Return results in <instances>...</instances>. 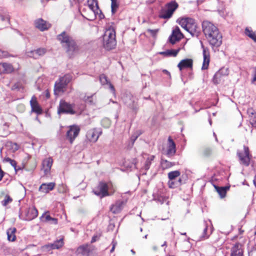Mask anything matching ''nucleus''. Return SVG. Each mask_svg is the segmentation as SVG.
Here are the masks:
<instances>
[{
	"label": "nucleus",
	"instance_id": "49",
	"mask_svg": "<svg viewBox=\"0 0 256 256\" xmlns=\"http://www.w3.org/2000/svg\"><path fill=\"white\" fill-rule=\"evenodd\" d=\"M58 190L60 192H66L67 191V188L66 186L62 184L60 186H59Z\"/></svg>",
	"mask_w": 256,
	"mask_h": 256
},
{
	"label": "nucleus",
	"instance_id": "37",
	"mask_svg": "<svg viewBox=\"0 0 256 256\" xmlns=\"http://www.w3.org/2000/svg\"><path fill=\"white\" fill-rule=\"evenodd\" d=\"M72 79V76L70 74H66L64 76L60 78V81L64 84L65 86L66 85L70 82Z\"/></svg>",
	"mask_w": 256,
	"mask_h": 256
},
{
	"label": "nucleus",
	"instance_id": "53",
	"mask_svg": "<svg viewBox=\"0 0 256 256\" xmlns=\"http://www.w3.org/2000/svg\"><path fill=\"white\" fill-rule=\"evenodd\" d=\"M8 56V53L7 52L3 50V53L2 54V57H0V58H7Z\"/></svg>",
	"mask_w": 256,
	"mask_h": 256
},
{
	"label": "nucleus",
	"instance_id": "43",
	"mask_svg": "<svg viewBox=\"0 0 256 256\" xmlns=\"http://www.w3.org/2000/svg\"><path fill=\"white\" fill-rule=\"evenodd\" d=\"M168 184L170 188H178V183L176 182V179L175 180H169Z\"/></svg>",
	"mask_w": 256,
	"mask_h": 256
},
{
	"label": "nucleus",
	"instance_id": "34",
	"mask_svg": "<svg viewBox=\"0 0 256 256\" xmlns=\"http://www.w3.org/2000/svg\"><path fill=\"white\" fill-rule=\"evenodd\" d=\"M160 164L163 169L168 168L174 165V162L164 159H162Z\"/></svg>",
	"mask_w": 256,
	"mask_h": 256
},
{
	"label": "nucleus",
	"instance_id": "9",
	"mask_svg": "<svg viewBox=\"0 0 256 256\" xmlns=\"http://www.w3.org/2000/svg\"><path fill=\"white\" fill-rule=\"evenodd\" d=\"M101 134L102 131L96 128H94L88 131L86 137L90 142H96Z\"/></svg>",
	"mask_w": 256,
	"mask_h": 256
},
{
	"label": "nucleus",
	"instance_id": "27",
	"mask_svg": "<svg viewBox=\"0 0 256 256\" xmlns=\"http://www.w3.org/2000/svg\"><path fill=\"white\" fill-rule=\"evenodd\" d=\"M100 81L102 84H108L112 94H115V89L114 86L108 80L106 76L104 74H101L100 76Z\"/></svg>",
	"mask_w": 256,
	"mask_h": 256
},
{
	"label": "nucleus",
	"instance_id": "6",
	"mask_svg": "<svg viewBox=\"0 0 256 256\" xmlns=\"http://www.w3.org/2000/svg\"><path fill=\"white\" fill-rule=\"evenodd\" d=\"M178 7V4L175 1L168 3L166 7L162 10L160 14V17L164 19L170 18Z\"/></svg>",
	"mask_w": 256,
	"mask_h": 256
},
{
	"label": "nucleus",
	"instance_id": "58",
	"mask_svg": "<svg viewBox=\"0 0 256 256\" xmlns=\"http://www.w3.org/2000/svg\"><path fill=\"white\" fill-rule=\"evenodd\" d=\"M163 72H164V74H168V76H170V72H168L167 70H163Z\"/></svg>",
	"mask_w": 256,
	"mask_h": 256
},
{
	"label": "nucleus",
	"instance_id": "7",
	"mask_svg": "<svg viewBox=\"0 0 256 256\" xmlns=\"http://www.w3.org/2000/svg\"><path fill=\"white\" fill-rule=\"evenodd\" d=\"M58 114H74L76 113L74 108V105L66 102L64 100H60L58 108Z\"/></svg>",
	"mask_w": 256,
	"mask_h": 256
},
{
	"label": "nucleus",
	"instance_id": "61",
	"mask_svg": "<svg viewBox=\"0 0 256 256\" xmlns=\"http://www.w3.org/2000/svg\"><path fill=\"white\" fill-rule=\"evenodd\" d=\"M131 252L133 254H136V252L133 250H131Z\"/></svg>",
	"mask_w": 256,
	"mask_h": 256
},
{
	"label": "nucleus",
	"instance_id": "26",
	"mask_svg": "<svg viewBox=\"0 0 256 256\" xmlns=\"http://www.w3.org/2000/svg\"><path fill=\"white\" fill-rule=\"evenodd\" d=\"M88 8L90 12L95 16L96 13H98V5L96 0H88Z\"/></svg>",
	"mask_w": 256,
	"mask_h": 256
},
{
	"label": "nucleus",
	"instance_id": "4",
	"mask_svg": "<svg viewBox=\"0 0 256 256\" xmlns=\"http://www.w3.org/2000/svg\"><path fill=\"white\" fill-rule=\"evenodd\" d=\"M116 45V32L113 28L106 30L103 36V46L107 50L114 48Z\"/></svg>",
	"mask_w": 256,
	"mask_h": 256
},
{
	"label": "nucleus",
	"instance_id": "12",
	"mask_svg": "<svg viewBox=\"0 0 256 256\" xmlns=\"http://www.w3.org/2000/svg\"><path fill=\"white\" fill-rule=\"evenodd\" d=\"M80 130V128L77 126H72L70 127L69 130L66 132V138L70 140L71 144L78 136Z\"/></svg>",
	"mask_w": 256,
	"mask_h": 256
},
{
	"label": "nucleus",
	"instance_id": "5",
	"mask_svg": "<svg viewBox=\"0 0 256 256\" xmlns=\"http://www.w3.org/2000/svg\"><path fill=\"white\" fill-rule=\"evenodd\" d=\"M115 188L112 184L100 182L94 192L96 195L102 198L113 194Z\"/></svg>",
	"mask_w": 256,
	"mask_h": 256
},
{
	"label": "nucleus",
	"instance_id": "50",
	"mask_svg": "<svg viewBox=\"0 0 256 256\" xmlns=\"http://www.w3.org/2000/svg\"><path fill=\"white\" fill-rule=\"evenodd\" d=\"M100 235H94L92 236V240H91V242L92 243H93L95 242H96L97 240H98V238H100Z\"/></svg>",
	"mask_w": 256,
	"mask_h": 256
},
{
	"label": "nucleus",
	"instance_id": "10",
	"mask_svg": "<svg viewBox=\"0 0 256 256\" xmlns=\"http://www.w3.org/2000/svg\"><path fill=\"white\" fill-rule=\"evenodd\" d=\"M229 70L228 68H222L218 70L214 75L212 81L214 84H219L223 76H227L228 74Z\"/></svg>",
	"mask_w": 256,
	"mask_h": 256
},
{
	"label": "nucleus",
	"instance_id": "45",
	"mask_svg": "<svg viewBox=\"0 0 256 256\" xmlns=\"http://www.w3.org/2000/svg\"><path fill=\"white\" fill-rule=\"evenodd\" d=\"M52 250H54L52 244H48L42 246V250L44 252H48Z\"/></svg>",
	"mask_w": 256,
	"mask_h": 256
},
{
	"label": "nucleus",
	"instance_id": "19",
	"mask_svg": "<svg viewBox=\"0 0 256 256\" xmlns=\"http://www.w3.org/2000/svg\"><path fill=\"white\" fill-rule=\"evenodd\" d=\"M35 25L36 28L40 30L41 31L46 30L50 26V24L41 18H40L35 22Z\"/></svg>",
	"mask_w": 256,
	"mask_h": 256
},
{
	"label": "nucleus",
	"instance_id": "33",
	"mask_svg": "<svg viewBox=\"0 0 256 256\" xmlns=\"http://www.w3.org/2000/svg\"><path fill=\"white\" fill-rule=\"evenodd\" d=\"M168 175L169 180H175L180 176V172L179 170H174L168 172Z\"/></svg>",
	"mask_w": 256,
	"mask_h": 256
},
{
	"label": "nucleus",
	"instance_id": "57",
	"mask_svg": "<svg viewBox=\"0 0 256 256\" xmlns=\"http://www.w3.org/2000/svg\"><path fill=\"white\" fill-rule=\"evenodd\" d=\"M4 176V172L0 168V181L2 180V178Z\"/></svg>",
	"mask_w": 256,
	"mask_h": 256
},
{
	"label": "nucleus",
	"instance_id": "29",
	"mask_svg": "<svg viewBox=\"0 0 256 256\" xmlns=\"http://www.w3.org/2000/svg\"><path fill=\"white\" fill-rule=\"evenodd\" d=\"M216 189L218 193L219 194L220 197L221 198H224L225 197L226 191L229 189V187L225 186V187H218L215 186Z\"/></svg>",
	"mask_w": 256,
	"mask_h": 256
},
{
	"label": "nucleus",
	"instance_id": "51",
	"mask_svg": "<svg viewBox=\"0 0 256 256\" xmlns=\"http://www.w3.org/2000/svg\"><path fill=\"white\" fill-rule=\"evenodd\" d=\"M251 82H252V83H254L255 82H256V66L254 68V74H253L252 78V79L251 80Z\"/></svg>",
	"mask_w": 256,
	"mask_h": 256
},
{
	"label": "nucleus",
	"instance_id": "42",
	"mask_svg": "<svg viewBox=\"0 0 256 256\" xmlns=\"http://www.w3.org/2000/svg\"><path fill=\"white\" fill-rule=\"evenodd\" d=\"M112 1V4H111V8H112V14H114L116 12L118 8V4L116 2V0H111Z\"/></svg>",
	"mask_w": 256,
	"mask_h": 256
},
{
	"label": "nucleus",
	"instance_id": "40",
	"mask_svg": "<svg viewBox=\"0 0 256 256\" xmlns=\"http://www.w3.org/2000/svg\"><path fill=\"white\" fill-rule=\"evenodd\" d=\"M6 146L9 148L13 152L17 150L19 148V146L16 143H14L11 142H8Z\"/></svg>",
	"mask_w": 256,
	"mask_h": 256
},
{
	"label": "nucleus",
	"instance_id": "55",
	"mask_svg": "<svg viewBox=\"0 0 256 256\" xmlns=\"http://www.w3.org/2000/svg\"><path fill=\"white\" fill-rule=\"evenodd\" d=\"M112 249L110 250V252H113L114 251L115 247H116V242H114V241H112Z\"/></svg>",
	"mask_w": 256,
	"mask_h": 256
},
{
	"label": "nucleus",
	"instance_id": "38",
	"mask_svg": "<svg viewBox=\"0 0 256 256\" xmlns=\"http://www.w3.org/2000/svg\"><path fill=\"white\" fill-rule=\"evenodd\" d=\"M154 156H150L148 157L144 166V168L146 170H147L150 168L152 162L154 160Z\"/></svg>",
	"mask_w": 256,
	"mask_h": 256
},
{
	"label": "nucleus",
	"instance_id": "64",
	"mask_svg": "<svg viewBox=\"0 0 256 256\" xmlns=\"http://www.w3.org/2000/svg\"><path fill=\"white\" fill-rule=\"evenodd\" d=\"M181 234H182V235H186V233L184 232V233H181Z\"/></svg>",
	"mask_w": 256,
	"mask_h": 256
},
{
	"label": "nucleus",
	"instance_id": "60",
	"mask_svg": "<svg viewBox=\"0 0 256 256\" xmlns=\"http://www.w3.org/2000/svg\"><path fill=\"white\" fill-rule=\"evenodd\" d=\"M2 53H3V50H0V58L2 57Z\"/></svg>",
	"mask_w": 256,
	"mask_h": 256
},
{
	"label": "nucleus",
	"instance_id": "48",
	"mask_svg": "<svg viewBox=\"0 0 256 256\" xmlns=\"http://www.w3.org/2000/svg\"><path fill=\"white\" fill-rule=\"evenodd\" d=\"M148 32H149L153 37H155L158 31V29H155V30H151V29H148L147 30Z\"/></svg>",
	"mask_w": 256,
	"mask_h": 256
},
{
	"label": "nucleus",
	"instance_id": "25",
	"mask_svg": "<svg viewBox=\"0 0 256 256\" xmlns=\"http://www.w3.org/2000/svg\"><path fill=\"white\" fill-rule=\"evenodd\" d=\"M66 86L61 82L60 80L56 82L54 86V92L56 95H59L64 92L66 90Z\"/></svg>",
	"mask_w": 256,
	"mask_h": 256
},
{
	"label": "nucleus",
	"instance_id": "59",
	"mask_svg": "<svg viewBox=\"0 0 256 256\" xmlns=\"http://www.w3.org/2000/svg\"><path fill=\"white\" fill-rule=\"evenodd\" d=\"M254 183L255 186H256V176H255L254 179Z\"/></svg>",
	"mask_w": 256,
	"mask_h": 256
},
{
	"label": "nucleus",
	"instance_id": "22",
	"mask_svg": "<svg viewBox=\"0 0 256 256\" xmlns=\"http://www.w3.org/2000/svg\"><path fill=\"white\" fill-rule=\"evenodd\" d=\"M42 220L45 222H50V224H58V219L52 218L48 214V212H46L44 214L41 218Z\"/></svg>",
	"mask_w": 256,
	"mask_h": 256
},
{
	"label": "nucleus",
	"instance_id": "62",
	"mask_svg": "<svg viewBox=\"0 0 256 256\" xmlns=\"http://www.w3.org/2000/svg\"><path fill=\"white\" fill-rule=\"evenodd\" d=\"M166 242H164V244H162V246H166Z\"/></svg>",
	"mask_w": 256,
	"mask_h": 256
},
{
	"label": "nucleus",
	"instance_id": "2",
	"mask_svg": "<svg viewBox=\"0 0 256 256\" xmlns=\"http://www.w3.org/2000/svg\"><path fill=\"white\" fill-rule=\"evenodd\" d=\"M58 38L62 46L66 50L69 55L72 56L78 52V48L74 40L66 32H62L59 34Z\"/></svg>",
	"mask_w": 256,
	"mask_h": 256
},
{
	"label": "nucleus",
	"instance_id": "15",
	"mask_svg": "<svg viewBox=\"0 0 256 256\" xmlns=\"http://www.w3.org/2000/svg\"><path fill=\"white\" fill-rule=\"evenodd\" d=\"M38 214V210L34 207L29 208L26 212V220H31L35 218Z\"/></svg>",
	"mask_w": 256,
	"mask_h": 256
},
{
	"label": "nucleus",
	"instance_id": "16",
	"mask_svg": "<svg viewBox=\"0 0 256 256\" xmlns=\"http://www.w3.org/2000/svg\"><path fill=\"white\" fill-rule=\"evenodd\" d=\"M30 104L32 108V111L36 113L37 114H40L42 113V109L38 104L36 98L34 96L32 97Z\"/></svg>",
	"mask_w": 256,
	"mask_h": 256
},
{
	"label": "nucleus",
	"instance_id": "44",
	"mask_svg": "<svg viewBox=\"0 0 256 256\" xmlns=\"http://www.w3.org/2000/svg\"><path fill=\"white\" fill-rule=\"evenodd\" d=\"M207 231H208V226H206L204 228L203 230L202 234V236L200 238V240H204L206 239L209 237L210 234H206Z\"/></svg>",
	"mask_w": 256,
	"mask_h": 256
},
{
	"label": "nucleus",
	"instance_id": "28",
	"mask_svg": "<svg viewBox=\"0 0 256 256\" xmlns=\"http://www.w3.org/2000/svg\"><path fill=\"white\" fill-rule=\"evenodd\" d=\"M16 228H10L7 230L8 240L9 241L14 242L16 240Z\"/></svg>",
	"mask_w": 256,
	"mask_h": 256
},
{
	"label": "nucleus",
	"instance_id": "17",
	"mask_svg": "<svg viewBox=\"0 0 256 256\" xmlns=\"http://www.w3.org/2000/svg\"><path fill=\"white\" fill-rule=\"evenodd\" d=\"M56 186L54 182L43 183L39 188V191L44 193H48L50 191L52 190Z\"/></svg>",
	"mask_w": 256,
	"mask_h": 256
},
{
	"label": "nucleus",
	"instance_id": "23",
	"mask_svg": "<svg viewBox=\"0 0 256 256\" xmlns=\"http://www.w3.org/2000/svg\"><path fill=\"white\" fill-rule=\"evenodd\" d=\"M46 52L45 48H40L36 50L31 51L28 52V56L30 57H32L34 58H38L40 56L44 55Z\"/></svg>",
	"mask_w": 256,
	"mask_h": 256
},
{
	"label": "nucleus",
	"instance_id": "46",
	"mask_svg": "<svg viewBox=\"0 0 256 256\" xmlns=\"http://www.w3.org/2000/svg\"><path fill=\"white\" fill-rule=\"evenodd\" d=\"M4 162H8L16 170V162L15 160H12L9 158H6L4 159Z\"/></svg>",
	"mask_w": 256,
	"mask_h": 256
},
{
	"label": "nucleus",
	"instance_id": "24",
	"mask_svg": "<svg viewBox=\"0 0 256 256\" xmlns=\"http://www.w3.org/2000/svg\"><path fill=\"white\" fill-rule=\"evenodd\" d=\"M124 202L123 201H118L110 208L111 212L114 214L120 212L124 208Z\"/></svg>",
	"mask_w": 256,
	"mask_h": 256
},
{
	"label": "nucleus",
	"instance_id": "56",
	"mask_svg": "<svg viewBox=\"0 0 256 256\" xmlns=\"http://www.w3.org/2000/svg\"><path fill=\"white\" fill-rule=\"evenodd\" d=\"M176 182L178 183L177 186H178V187L179 186H180L182 184V178H179L178 180H176Z\"/></svg>",
	"mask_w": 256,
	"mask_h": 256
},
{
	"label": "nucleus",
	"instance_id": "8",
	"mask_svg": "<svg viewBox=\"0 0 256 256\" xmlns=\"http://www.w3.org/2000/svg\"><path fill=\"white\" fill-rule=\"evenodd\" d=\"M238 154L241 164L246 166H248L250 164V156L248 147L244 146V150L242 151H238Z\"/></svg>",
	"mask_w": 256,
	"mask_h": 256
},
{
	"label": "nucleus",
	"instance_id": "1",
	"mask_svg": "<svg viewBox=\"0 0 256 256\" xmlns=\"http://www.w3.org/2000/svg\"><path fill=\"white\" fill-rule=\"evenodd\" d=\"M202 30L212 48H218L222 44V36L218 28L209 21H204Z\"/></svg>",
	"mask_w": 256,
	"mask_h": 256
},
{
	"label": "nucleus",
	"instance_id": "20",
	"mask_svg": "<svg viewBox=\"0 0 256 256\" xmlns=\"http://www.w3.org/2000/svg\"><path fill=\"white\" fill-rule=\"evenodd\" d=\"M53 160L50 158H46L42 161V170L46 174L49 172L52 164Z\"/></svg>",
	"mask_w": 256,
	"mask_h": 256
},
{
	"label": "nucleus",
	"instance_id": "32",
	"mask_svg": "<svg viewBox=\"0 0 256 256\" xmlns=\"http://www.w3.org/2000/svg\"><path fill=\"white\" fill-rule=\"evenodd\" d=\"M82 100L84 102L92 105L95 104L96 98L94 94L91 96H85Z\"/></svg>",
	"mask_w": 256,
	"mask_h": 256
},
{
	"label": "nucleus",
	"instance_id": "36",
	"mask_svg": "<svg viewBox=\"0 0 256 256\" xmlns=\"http://www.w3.org/2000/svg\"><path fill=\"white\" fill-rule=\"evenodd\" d=\"M245 34L254 42H256V33L255 32L250 30L248 28H246L245 30Z\"/></svg>",
	"mask_w": 256,
	"mask_h": 256
},
{
	"label": "nucleus",
	"instance_id": "11",
	"mask_svg": "<svg viewBox=\"0 0 256 256\" xmlns=\"http://www.w3.org/2000/svg\"><path fill=\"white\" fill-rule=\"evenodd\" d=\"M201 46L202 48V54H203V63L202 67V70H207L208 68L210 62V55L208 48H205L201 42Z\"/></svg>",
	"mask_w": 256,
	"mask_h": 256
},
{
	"label": "nucleus",
	"instance_id": "54",
	"mask_svg": "<svg viewBox=\"0 0 256 256\" xmlns=\"http://www.w3.org/2000/svg\"><path fill=\"white\" fill-rule=\"evenodd\" d=\"M0 20H2V21L6 20L8 22L9 21V19H8V17L5 18L3 16H0Z\"/></svg>",
	"mask_w": 256,
	"mask_h": 256
},
{
	"label": "nucleus",
	"instance_id": "47",
	"mask_svg": "<svg viewBox=\"0 0 256 256\" xmlns=\"http://www.w3.org/2000/svg\"><path fill=\"white\" fill-rule=\"evenodd\" d=\"M140 134V132H136L130 138V140L132 142V144L134 143L135 140L137 139L138 136Z\"/></svg>",
	"mask_w": 256,
	"mask_h": 256
},
{
	"label": "nucleus",
	"instance_id": "13",
	"mask_svg": "<svg viewBox=\"0 0 256 256\" xmlns=\"http://www.w3.org/2000/svg\"><path fill=\"white\" fill-rule=\"evenodd\" d=\"M176 152V146L174 142L170 136L168 138V146L166 154L168 157L174 156Z\"/></svg>",
	"mask_w": 256,
	"mask_h": 256
},
{
	"label": "nucleus",
	"instance_id": "21",
	"mask_svg": "<svg viewBox=\"0 0 256 256\" xmlns=\"http://www.w3.org/2000/svg\"><path fill=\"white\" fill-rule=\"evenodd\" d=\"M230 256H243V250L240 244H234L232 248Z\"/></svg>",
	"mask_w": 256,
	"mask_h": 256
},
{
	"label": "nucleus",
	"instance_id": "52",
	"mask_svg": "<svg viewBox=\"0 0 256 256\" xmlns=\"http://www.w3.org/2000/svg\"><path fill=\"white\" fill-rule=\"evenodd\" d=\"M102 122L103 125L104 124V122H106V126H105L106 127H108L110 126V122L109 120H108V119L103 120L102 121Z\"/></svg>",
	"mask_w": 256,
	"mask_h": 256
},
{
	"label": "nucleus",
	"instance_id": "30",
	"mask_svg": "<svg viewBox=\"0 0 256 256\" xmlns=\"http://www.w3.org/2000/svg\"><path fill=\"white\" fill-rule=\"evenodd\" d=\"M89 251V246L88 244H85L79 246L76 252L78 254H88Z\"/></svg>",
	"mask_w": 256,
	"mask_h": 256
},
{
	"label": "nucleus",
	"instance_id": "3",
	"mask_svg": "<svg viewBox=\"0 0 256 256\" xmlns=\"http://www.w3.org/2000/svg\"><path fill=\"white\" fill-rule=\"evenodd\" d=\"M178 21L179 24L192 36H198L200 30L194 20L186 18H180L178 20Z\"/></svg>",
	"mask_w": 256,
	"mask_h": 256
},
{
	"label": "nucleus",
	"instance_id": "41",
	"mask_svg": "<svg viewBox=\"0 0 256 256\" xmlns=\"http://www.w3.org/2000/svg\"><path fill=\"white\" fill-rule=\"evenodd\" d=\"M12 200V199L8 196L6 195L4 196V199L2 201V206H6L10 203Z\"/></svg>",
	"mask_w": 256,
	"mask_h": 256
},
{
	"label": "nucleus",
	"instance_id": "39",
	"mask_svg": "<svg viewBox=\"0 0 256 256\" xmlns=\"http://www.w3.org/2000/svg\"><path fill=\"white\" fill-rule=\"evenodd\" d=\"M2 66L4 70L7 73H10L13 71V67L10 64L2 63Z\"/></svg>",
	"mask_w": 256,
	"mask_h": 256
},
{
	"label": "nucleus",
	"instance_id": "14",
	"mask_svg": "<svg viewBox=\"0 0 256 256\" xmlns=\"http://www.w3.org/2000/svg\"><path fill=\"white\" fill-rule=\"evenodd\" d=\"M182 37V34L178 27H176L172 32V34L170 38V42L174 44L176 41L179 40Z\"/></svg>",
	"mask_w": 256,
	"mask_h": 256
},
{
	"label": "nucleus",
	"instance_id": "63",
	"mask_svg": "<svg viewBox=\"0 0 256 256\" xmlns=\"http://www.w3.org/2000/svg\"><path fill=\"white\" fill-rule=\"evenodd\" d=\"M46 96L47 98H49L50 94H47Z\"/></svg>",
	"mask_w": 256,
	"mask_h": 256
},
{
	"label": "nucleus",
	"instance_id": "35",
	"mask_svg": "<svg viewBox=\"0 0 256 256\" xmlns=\"http://www.w3.org/2000/svg\"><path fill=\"white\" fill-rule=\"evenodd\" d=\"M64 240L63 238H62L59 240H57L55 241L53 244H52V247L54 250V249H58L62 247L64 245Z\"/></svg>",
	"mask_w": 256,
	"mask_h": 256
},
{
	"label": "nucleus",
	"instance_id": "18",
	"mask_svg": "<svg viewBox=\"0 0 256 256\" xmlns=\"http://www.w3.org/2000/svg\"><path fill=\"white\" fill-rule=\"evenodd\" d=\"M193 61L192 59L186 58L182 60L178 64V67L180 70L184 68H192Z\"/></svg>",
	"mask_w": 256,
	"mask_h": 256
},
{
	"label": "nucleus",
	"instance_id": "31",
	"mask_svg": "<svg viewBox=\"0 0 256 256\" xmlns=\"http://www.w3.org/2000/svg\"><path fill=\"white\" fill-rule=\"evenodd\" d=\"M180 49L178 50H169L165 52H160V54L166 56H176L178 53Z\"/></svg>",
	"mask_w": 256,
	"mask_h": 256
}]
</instances>
